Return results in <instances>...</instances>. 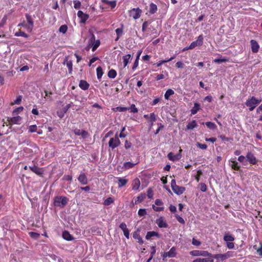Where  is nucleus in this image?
Instances as JSON below:
<instances>
[{
    "instance_id": "f257e3e1",
    "label": "nucleus",
    "mask_w": 262,
    "mask_h": 262,
    "mask_svg": "<svg viewBox=\"0 0 262 262\" xmlns=\"http://www.w3.org/2000/svg\"><path fill=\"white\" fill-rule=\"evenodd\" d=\"M261 102V99L255 96L249 97L245 102V105L248 107L249 111H253L254 108Z\"/></svg>"
},
{
    "instance_id": "f03ea898",
    "label": "nucleus",
    "mask_w": 262,
    "mask_h": 262,
    "mask_svg": "<svg viewBox=\"0 0 262 262\" xmlns=\"http://www.w3.org/2000/svg\"><path fill=\"white\" fill-rule=\"evenodd\" d=\"M21 120V118L19 116L13 117H7L6 120L5 119L3 120V124L2 125V127H5L6 124L7 126H9V129H11V126L13 124H19Z\"/></svg>"
},
{
    "instance_id": "7ed1b4c3",
    "label": "nucleus",
    "mask_w": 262,
    "mask_h": 262,
    "mask_svg": "<svg viewBox=\"0 0 262 262\" xmlns=\"http://www.w3.org/2000/svg\"><path fill=\"white\" fill-rule=\"evenodd\" d=\"M68 199L64 196H56L54 199V205L61 208H63L68 202Z\"/></svg>"
},
{
    "instance_id": "20e7f679",
    "label": "nucleus",
    "mask_w": 262,
    "mask_h": 262,
    "mask_svg": "<svg viewBox=\"0 0 262 262\" xmlns=\"http://www.w3.org/2000/svg\"><path fill=\"white\" fill-rule=\"evenodd\" d=\"M224 241L226 242L227 247L229 249L234 248V243L233 242L235 237L230 232H226L223 237Z\"/></svg>"
},
{
    "instance_id": "39448f33",
    "label": "nucleus",
    "mask_w": 262,
    "mask_h": 262,
    "mask_svg": "<svg viewBox=\"0 0 262 262\" xmlns=\"http://www.w3.org/2000/svg\"><path fill=\"white\" fill-rule=\"evenodd\" d=\"M171 187L173 191L177 195L182 194L186 190L185 187L177 185L174 179H172L171 181Z\"/></svg>"
},
{
    "instance_id": "423d86ee",
    "label": "nucleus",
    "mask_w": 262,
    "mask_h": 262,
    "mask_svg": "<svg viewBox=\"0 0 262 262\" xmlns=\"http://www.w3.org/2000/svg\"><path fill=\"white\" fill-rule=\"evenodd\" d=\"M189 254L193 256H201L204 257H209V256H212V254L211 253L204 250H194L190 251Z\"/></svg>"
},
{
    "instance_id": "0eeeda50",
    "label": "nucleus",
    "mask_w": 262,
    "mask_h": 262,
    "mask_svg": "<svg viewBox=\"0 0 262 262\" xmlns=\"http://www.w3.org/2000/svg\"><path fill=\"white\" fill-rule=\"evenodd\" d=\"M100 41L99 39H95L94 34H92L91 37L89 39V46H92V50L95 51L100 46Z\"/></svg>"
},
{
    "instance_id": "6e6552de",
    "label": "nucleus",
    "mask_w": 262,
    "mask_h": 262,
    "mask_svg": "<svg viewBox=\"0 0 262 262\" xmlns=\"http://www.w3.org/2000/svg\"><path fill=\"white\" fill-rule=\"evenodd\" d=\"M203 42V36L202 34L200 35L195 41L192 42L189 47H187V49L192 50L196 46H201Z\"/></svg>"
},
{
    "instance_id": "1a4fd4ad",
    "label": "nucleus",
    "mask_w": 262,
    "mask_h": 262,
    "mask_svg": "<svg viewBox=\"0 0 262 262\" xmlns=\"http://www.w3.org/2000/svg\"><path fill=\"white\" fill-rule=\"evenodd\" d=\"M141 13L142 10L139 8H133L129 11V16L135 19H138L141 16Z\"/></svg>"
},
{
    "instance_id": "9d476101",
    "label": "nucleus",
    "mask_w": 262,
    "mask_h": 262,
    "mask_svg": "<svg viewBox=\"0 0 262 262\" xmlns=\"http://www.w3.org/2000/svg\"><path fill=\"white\" fill-rule=\"evenodd\" d=\"M177 255L176 248L174 247H172L169 251L165 252L162 254L163 260H165V258L168 257H174Z\"/></svg>"
},
{
    "instance_id": "9b49d317",
    "label": "nucleus",
    "mask_w": 262,
    "mask_h": 262,
    "mask_svg": "<svg viewBox=\"0 0 262 262\" xmlns=\"http://www.w3.org/2000/svg\"><path fill=\"white\" fill-rule=\"evenodd\" d=\"M73 132L76 136H80L83 139H86L90 135L89 133L85 130H80L77 128L73 130Z\"/></svg>"
},
{
    "instance_id": "f8f14e48",
    "label": "nucleus",
    "mask_w": 262,
    "mask_h": 262,
    "mask_svg": "<svg viewBox=\"0 0 262 262\" xmlns=\"http://www.w3.org/2000/svg\"><path fill=\"white\" fill-rule=\"evenodd\" d=\"M246 160L248 161L251 165H255L257 163V160L254 155L251 152H248L246 155Z\"/></svg>"
},
{
    "instance_id": "ddd939ff",
    "label": "nucleus",
    "mask_w": 262,
    "mask_h": 262,
    "mask_svg": "<svg viewBox=\"0 0 262 262\" xmlns=\"http://www.w3.org/2000/svg\"><path fill=\"white\" fill-rule=\"evenodd\" d=\"M26 18L27 19V21L28 23V27H27V29L29 32H31L34 27V21L31 17V16L29 14H26Z\"/></svg>"
},
{
    "instance_id": "4468645a",
    "label": "nucleus",
    "mask_w": 262,
    "mask_h": 262,
    "mask_svg": "<svg viewBox=\"0 0 262 262\" xmlns=\"http://www.w3.org/2000/svg\"><path fill=\"white\" fill-rule=\"evenodd\" d=\"M77 16L80 19V23L83 24H84L89 18V15L88 14L84 13L81 10L78 11Z\"/></svg>"
},
{
    "instance_id": "2eb2a0df",
    "label": "nucleus",
    "mask_w": 262,
    "mask_h": 262,
    "mask_svg": "<svg viewBox=\"0 0 262 262\" xmlns=\"http://www.w3.org/2000/svg\"><path fill=\"white\" fill-rule=\"evenodd\" d=\"M77 179L81 185H85L88 183L87 177L84 172H81L77 178Z\"/></svg>"
},
{
    "instance_id": "dca6fc26",
    "label": "nucleus",
    "mask_w": 262,
    "mask_h": 262,
    "mask_svg": "<svg viewBox=\"0 0 262 262\" xmlns=\"http://www.w3.org/2000/svg\"><path fill=\"white\" fill-rule=\"evenodd\" d=\"M29 169L35 174L39 176H42L43 174V170L42 168H39L35 165H34L33 166H29Z\"/></svg>"
},
{
    "instance_id": "f3484780",
    "label": "nucleus",
    "mask_w": 262,
    "mask_h": 262,
    "mask_svg": "<svg viewBox=\"0 0 262 262\" xmlns=\"http://www.w3.org/2000/svg\"><path fill=\"white\" fill-rule=\"evenodd\" d=\"M250 43L252 52L254 53L258 52L259 49V46L257 42L255 40L252 39L250 41Z\"/></svg>"
},
{
    "instance_id": "a211bd4d",
    "label": "nucleus",
    "mask_w": 262,
    "mask_h": 262,
    "mask_svg": "<svg viewBox=\"0 0 262 262\" xmlns=\"http://www.w3.org/2000/svg\"><path fill=\"white\" fill-rule=\"evenodd\" d=\"M253 248L256 251V253L258 255V257L262 258V242H260L258 246L254 245Z\"/></svg>"
},
{
    "instance_id": "6ab92c4d",
    "label": "nucleus",
    "mask_w": 262,
    "mask_h": 262,
    "mask_svg": "<svg viewBox=\"0 0 262 262\" xmlns=\"http://www.w3.org/2000/svg\"><path fill=\"white\" fill-rule=\"evenodd\" d=\"M120 228L121 229V230L123 231V234L124 236L127 238H129V231L128 230V228H127L126 225L124 223H122L120 225Z\"/></svg>"
},
{
    "instance_id": "aec40b11",
    "label": "nucleus",
    "mask_w": 262,
    "mask_h": 262,
    "mask_svg": "<svg viewBox=\"0 0 262 262\" xmlns=\"http://www.w3.org/2000/svg\"><path fill=\"white\" fill-rule=\"evenodd\" d=\"M156 223L160 228H167L168 227L167 224L162 216L156 220Z\"/></svg>"
},
{
    "instance_id": "412c9836",
    "label": "nucleus",
    "mask_w": 262,
    "mask_h": 262,
    "mask_svg": "<svg viewBox=\"0 0 262 262\" xmlns=\"http://www.w3.org/2000/svg\"><path fill=\"white\" fill-rule=\"evenodd\" d=\"M154 236H156L158 238H159L160 237V235L156 231H148L146 233L145 238L147 240H149Z\"/></svg>"
},
{
    "instance_id": "4be33fe9",
    "label": "nucleus",
    "mask_w": 262,
    "mask_h": 262,
    "mask_svg": "<svg viewBox=\"0 0 262 262\" xmlns=\"http://www.w3.org/2000/svg\"><path fill=\"white\" fill-rule=\"evenodd\" d=\"M118 179V187L121 188L126 185L128 182V180L124 178H117Z\"/></svg>"
},
{
    "instance_id": "5701e85b",
    "label": "nucleus",
    "mask_w": 262,
    "mask_h": 262,
    "mask_svg": "<svg viewBox=\"0 0 262 262\" xmlns=\"http://www.w3.org/2000/svg\"><path fill=\"white\" fill-rule=\"evenodd\" d=\"M167 157L170 160L174 161L180 160L181 158V155L180 154L173 155V154L171 152L168 154Z\"/></svg>"
},
{
    "instance_id": "b1692460",
    "label": "nucleus",
    "mask_w": 262,
    "mask_h": 262,
    "mask_svg": "<svg viewBox=\"0 0 262 262\" xmlns=\"http://www.w3.org/2000/svg\"><path fill=\"white\" fill-rule=\"evenodd\" d=\"M79 87L83 90H86L89 88V84L88 82L84 80H81L79 84Z\"/></svg>"
},
{
    "instance_id": "393cba45",
    "label": "nucleus",
    "mask_w": 262,
    "mask_h": 262,
    "mask_svg": "<svg viewBox=\"0 0 262 262\" xmlns=\"http://www.w3.org/2000/svg\"><path fill=\"white\" fill-rule=\"evenodd\" d=\"M201 109L200 104L198 102H195L194 103V106L191 110V114L195 115L197 113V112Z\"/></svg>"
},
{
    "instance_id": "a878e982",
    "label": "nucleus",
    "mask_w": 262,
    "mask_h": 262,
    "mask_svg": "<svg viewBox=\"0 0 262 262\" xmlns=\"http://www.w3.org/2000/svg\"><path fill=\"white\" fill-rule=\"evenodd\" d=\"M132 189L134 190H138L140 186V181L138 178H136L133 180V182Z\"/></svg>"
},
{
    "instance_id": "bb28decb",
    "label": "nucleus",
    "mask_w": 262,
    "mask_h": 262,
    "mask_svg": "<svg viewBox=\"0 0 262 262\" xmlns=\"http://www.w3.org/2000/svg\"><path fill=\"white\" fill-rule=\"evenodd\" d=\"M62 237L68 241H72L74 237L68 231H64L62 233Z\"/></svg>"
},
{
    "instance_id": "cd10ccee",
    "label": "nucleus",
    "mask_w": 262,
    "mask_h": 262,
    "mask_svg": "<svg viewBox=\"0 0 262 262\" xmlns=\"http://www.w3.org/2000/svg\"><path fill=\"white\" fill-rule=\"evenodd\" d=\"M132 56L130 54H127L123 56L122 59L124 67H125L127 65V64L130 62Z\"/></svg>"
},
{
    "instance_id": "c85d7f7f",
    "label": "nucleus",
    "mask_w": 262,
    "mask_h": 262,
    "mask_svg": "<svg viewBox=\"0 0 262 262\" xmlns=\"http://www.w3.org/2000/svg\"><path fill=\"white\" fill-rule=\"evenodd\" d=\"M209 257L214 258L217 259H220L221 261H223L226 259L225 255L224 254H217L213 255L212 256H209Z\"/></svg>"
},
{
    "instance_id": "c756f323",
    "label": "nucleus",
    "mask_w": 262,
    "mask_h": 262,
    "mask_svg": "<svg viewBox=\"0 0 262 262\" xmlns=\"http://www.w3.org/2000/svg\"><path fill=\"white\" fill-rule=\"evenodd\" d=\"M157 6L156 4L151 3L149 5V12L151 14L155 13L157 11Z\"/></svg>"
},
{
    "instance_id": "7c9ffc66",
    "label": "nucleus",
    "mask_w": 262,
    "mask_h": 262,
    "mask_svg": "<svg viewBox=\"0 0 262 262\" xmlns=\"http://www.w3.org/2000/svg\"><path fill=\"white\" fill-rule=\"evenodd\" d=\"M66 62V66L67 68H68L69 73L70 74L72 73V70H73V63L71 60H68L67 58L64 62V63Z\"/></svg>"
},
{
    "instance_id": "2f4dec72",
    "label": "nucleus",
    "mask_w": 262,
    "mask_h": 262,
    "mask_svg": "<svg viewBox=\"0 0 262 262\" xmlns=\"http://www.w3.org/2000/svg\"><path fill=\"white\" fill-rule=\"evenodd\" d=\"M198 126L197 123L195 120H192L190 122H189L187 126L186 129H193L194 128Z\"/></svg>"
},
{
    "instance_id": "473e14b6",
    "label": "nucleus",
    "mask_w": 262,
    "mask_h": 262,
    "mask_svg": "<svg viewBox=\"0 0 262 262\" xmlns=\"http://www.w3.org/2000/svg\"><path fill=\"white\" fill-rule=\"evenodd\" d=\"M174 94V91L171 89H169L166 91L164 94V98L166 100H168L170 96L173 95Z\"/></svg>"
},
{
    "instance_id": "72a5a7b5",
    "label": "nucleus",
    "mask_w": 262,
    "mask_h": 262,
    "mask_svg": "<svg viewBox=\"0 0 262 262\" xmlns=\"http://www.w3.org/2000/svg\"><path fill=\"white\" fill-rule=\"evenodd\" d=\"M133 237L134 238L137 239L138 242L139 244H142L143 243V241L142 238L140 236V234H138L137 232H134L133 234Z\"/></svg>"
},
{
    "instance_id": "f704fd0d",
    "label": "nucleus",
    "mask_w": 262,
    "mask_h": 262,
    "mask_svg": "<svg viewBox=\"0 0 262 262\" xmlns=\"http://www.w3.org/2000/svg\"><path fill=\"white\" fill-rule=\"evenodd\" d=\"M230 162L232 163V164L231 165V167L233 169L237 171L239 170L240 166L238 165L237 162L234 160H231Z\"/></svg>"
},
{
    "instance_id": "c9c22d12",
    "label": "nucleus",
    "mask_w": 262,
    "mask_h": 262,
    "mask_svg": "<svg viewBox=\"0 0 262 262\" xmlns=\"http://www.w3.org/2000/svg\"><path fill=\"white\" fill-rule=\"evenodd\" d=\"M73 105V103L72 102H71V103H69L68 104H67L65 107H64L62 110V116H60V115H58V116L60 118L62 117L64 115V114L65 113H66L67 112V111H68V110Z\"/></svg>"
},
{
    "instance_id": "e433bc0d",
    "label": "nucleus",
    "mask_w": 262,
    "mask_h": 262,
    "mask_svg": "<svg viewBox=\"0 0 262 262\" xmlns=\"http://www.w3.org/2000/svg\"><path fill=\"white\" fill-rule=\"evenodd\" d=\"M104 85L107 91H109L110 90H113V88H111L113 85L112 81L110 80L106 81Z\"/></svg>"
},
{
    "instance_id": "4c0bfd02",
    "label": "nucleus",
    "mask_w": 262,
    "mask_h": 262,
    "mask_svg": "<svg viewBox=\"0 0 262 262\" xmlns=\"http://www.w3.org/2000/svg\"><path fill=\"white\" fill-rule=\"evenodd\" d=\"M97 76L98 79L101 78L103 74L102 69L101 67H98L96 69Z\"/></svg>"
},
{
    "instance_id": "58836bf2",
    "label": "nucleus",
    "mask_w": 262,
    "mask_h": 262,
    "mask_svg": "<svg viewBox=\"0 0 262 262\" xmlns=\"http://www.w3.org/2000/svg\"><path fill=\"white\" fill-rule=\"evenodd\" d=\"M226 259L230 257H233L236 256V254L235 252L232 251H228L225 253Z\"/></svg>"
},
{
    "instance_id": "ea45409f",
    "label": "nucleus",
    "mask_w": 262,
    "mask_h": 262,
    "mask_svg": "<svg viewBox=\"0 0 262 262\" xmlns=\"http://www.w3.org/2000/svg\"><path fill=\"white\" fill-rule=\"evenodd\" d=\"M145 194H141L135 200V204H137L142 202L143 201V200L145 199Z\"/></svg>"
},
{
    "instance_id": "a19ab883",
    "label": "nucleus",
    "mask_w": 262,
    "mask_h": 262,
    "mask_svg": "<svg viewBox=\"0 0 262 262\" xmlns=\"http://www.w3.org/2000/svg\"><path fill=\"white\" fill-rule=\"evenodd\" d=\"M136 164L132 163L130 162H126L123 164V168L124 169H128L134 167Z\"/></svg>"
},
{
    "instance_id": "79ce46f5",
    "label": "nucleus",
    "mask_w": 262,
    "mask_h": 262,
    "mask_svg": "<svg viewBox=\"0 0 262 262\" xmlns=\"http://www.w3.org/2000/svg\"><path fill=\"white\" fill-rule=\"evenodd\" d=\"M205 124L209 128L211 129H214L217 127L216 124L212 122H206Z\"/></svg>"
},
{
    "instance_id": "37998d69",
    "label": "nucleus",
    "mask_w": 262,
    "mask_h": 262,
    "mask_svg": "<svg viewBox=\"0 0 262 262\" xmlns=\"http://www.w3.org/2000/svg\"><path fill=\"white\" fill-rule=\"evenodd\" d=\"M116 33L117 35V37L116 38V41L118 40L119 37L122 35L123 34V29L122 28H117L116 29Z\"/></svg>"
},
{
    "instance_id": "c03bdc74",
    "label": "nucleus",
    "mask_w": 262,
    "mask_h": 262,
    "mask_svg": "<svg viewBox=\"0 0 262 262\" xmlns=\"http://www.w3.org/2000/svg\"><path fill=\"white\" fill-rule=\"evenodd\" d=\"M214 62L216 63H221L222 62H226L229 61L227 58H216L214 60Z\"/></svg>"
},
{
    "instance_id": "a18cd8bd",
    "label": "nucleus",
    "mask_w": 262,
    "mask_h": 262,
    "mask_svg": "<svg viewBox=\"0 0 262 262\" xmlns=\"http://www.w3.org/2000/svg\"><path fill=\"white\" fill-rule=\"evenodd\" d=\"M16 36H22L25 38H28L29 37L28 35L25 32L19 30L18 32H16L15 34Z\"/></svg>"
},
{
    "instance_id": "49530a36",
    "label": "nucleus",
    "mask_w": 262,
    "mask_h": 262,
    "mask_svg": "<svg viewBox=\"0 0 262 262\" xmlns=\"http://www.w3.org/2000/svg\"><path fill=\"white\" fill-rule=\"evenodd\" d=\"M24 110V107L23 106H19L17 107L14 110H13L12 114L13 115H16L20 113Z\"/></svg>"
},
{
    "instance_id": "de8ad7c7",
    "label": "nucleus",
    "mask_w": 262,
    "mask_h": 262,
    "mask_svg": "<svg viewBox=\"0 0 262 262\" xmlns=\"http://www.w3.org/2000/svg\"><path fill=\"white\" fill-rule=\"evenodd\" d=\"M29 235L30 237L34 239H37L39 238L40 234L38 233L34 232H30L29 233Z\"/></svg>"
},
{
    "instance_id": "09e8293b",
    "label": "nucleus",
    "mask_w": 262,
    "mask_h": 262,
    "mask_svg": "<svg viewBox=\"0 0 262 262\" xmlns=\"http://www.w3.org/2000/svg\"><path fill=\"white\" fill-rule=\"evenodd\" d=\"M113 202H114L113 198H108L104 201L103 204L105 206H108Z\"/></svg>"
},
{
    "instance_id": "8fccbe9b",
    "label": "nucleus",
    "mask_w": 262,
    "mask_h": 262,
    "mask_svg": "<svg viewBox=\"0 0 262 262\" xmlns=\"http://www.w3.org/2000/svg\"><path fill=\"white\" fill-rule=\"evenodd\" d=\"M138 214L139 216H144L146 214V210L145 209H140L138 210Z\"/></svg>"
},
{
    "instance_id": "3c124183",
    "label": "nucleus",
    "mask_w": 262,
    "mask_h": 262,
    "mask_svg": "<svg viewBox=\"0 0 262 262\" xmlns=\"http://www.w3.org/2000/svg\"><path fill=\"white\" fill-rule=\"evenodd\" d=\"M68 30V27L66 25H63L61 26L59 29V31L60 32L62 33H65Z\"/></svg>"
},
{
    "instance_id": "603ef678",
    "label": "nucleus",
    "mask_w": 262,
    "mask_h": 262,
    "mask_svg": "<svg viewBox=\"0 0 262 262\" xmlns=\"http://www.w3.org/2000/svg\"><path fill=\"white\" fill-rule=\"evenodd\" d=\"M73 3H74V7L75 9H78L80 8V7L81 6V4L80 1L75 0V1H73Z\"/></svg>"
},
{
    "instance_id": "864d4df0",
    "label": "nucleus",
    "mask_w": 262,
    "mask_h": 262,
    "mask_svg": "<svg viewBox=\"0 0 262 262\" xmlns=\"http://www.w3.org/2000/svg\"><path fill=\"white\" fill-rule=\"evenodd\" d=\"M37 127L36 125H30L28 128L29 132H30V133L36 132L37 130Z\"/></svg>"
},
{
    "instance_id": "5fc2aeb1",
    "label": "nucleus",
    "mask_w": 262,
    "mask_h": 262,
    "mask_svg": "<svg viewBox=\"0 0 262 262\" xmlns=\"http://www.w3.org/2000/svg\"><path fill=\"white\" fill-rule=\"evenodd\" d=\"M192 244L195 246H199L201 245V242L199 240L193 237L192 239Z\"/></svg>"
},
{
    "instance_id": "6e6d98bb",
    "label": "nucleus",
    "mask_w": 262,
    "mask_h": 262,
    "mask_svg": "<svg viewBox=\"0 0 262 262\" xmlns=\"http://www.w3.org/2000/svg\"><path fill=\"white\" fill-rule=\"evenodd\" d=\"M129 110H130V112L133 113H137L138 110L137 108L136 107L135 105L134 104H132L130 107H129Z\"/></svg>"
},
{
    "instance_id": "4d7b16f0",
    "label": "nucleus",
    "mask_w": 262,
    "mask_h": 262,
    "mask_svg": "<svg viewBox=\"0 0 262 262\" xmlns=\"http://www.w3.org/2000/svg\"><path fill=\"white\" fill-rule=\"evenodd\" d=\"M149 122H155L156 120V116L154 113L149 114Z\"/></svg>"
},
{
    "instance_id": "13d9d810",
    "label": "nucleus",
    "mask_w": 262,
    "mask_h": 262,
    "mask_svg": "<svg viewBox=\"0 0 262 262\" xmlns=\"http://www.w3.org/2000/svg\"><path fill=\"white\" fill-rule=\"evenodd\" d=\"M200 190L202 192H206L207 189V187L205 183H201L200 184Z\"/></svg>"
},
{
    "instance_id": "bf43d9fd",
    "label": "nucleus",
    "mask_w": 262,
    "mask_h": 262,
    "mask_svg": "<svg viewBox=\"0 0 262 262\" xmlns=\"http://www.w3.org/2000/svg\"><path fill=\"white\" fill-rule=\"evenodd\" d=\"M110 147L113 150L115 148V141L114 138H111L108 142Z\"/></svg>"
},
{
    "instance_id": "052dcab7",
    "label": "nucleus",
    "mask_w": 262,
    "mask_h": 262,
    "mask_svg": "<svg viewBox=\"0 0 262 262\" xmlns=\"http://www.w3.org/2000/svg\"><path fill=\"white\" fill-rule=\"evenodd\" d=\"M152 208L156 212L162 211L164 210V207H157L155 205H152Z\"/></svg>"
},
{
    "instance_id": "680f3d73",
    "label": "nucleus",
    "mask_w": 262,
    "mask_h": 262,
    "mask_svg": "<svg viewBox=\"0 0 262 262\" xmlns=\"http://www.w3.org/2000/svg\"><path fill=\"white\" fill-rule=\"evenodd\" d=\"M238 160L242 163L243 164H245V163L247 162L246 157L244 156H240L238 158Z\"/></svg>"
},
{
    "instance_id": "e2e57ef3",
    "label": "nucleus",
    "mask_w": 262,
    "mask_h": 262,
    "mask_svg": "<svg viewBox=\"0 0 262 262\" xmlns=\"http://www.w3.org/2000/svg\"><path fill=\"white\" fill-rule=\"evenodd\" d=\"M149 25V22H148L147 21H144L142 24V31L143 32H145L146 31L147 28L148 27Z\"/></svg>"
},
{
    "instance_id": "0e129e2a",
    "label": "nucleus",
    "mask_w": 262,
    "mask_h": 262,
    "mask_svg": "<svg viewBox=\"0 0 262 262\" xmlns=\"http://www.w3.org/2000/svg\"><path fill=\"white\" fill-rule=\"evenodd\" d=\"M7 15H5L4 17L2 18L1 23H0V28H1L2 27H3L4 25L6 24V21L7 20Z\"/></svg>"
},
{
    "instance_id": "69168bd1",
    "label": "nucleus",
    "mask_w": 262,
    "mask_h": 262,
    "mask_svg": "<svg viewBox=\"0 0 262 262\" xmlns=\"http://www.w3.org/2000/svg\"><path fill=\"white\" fill-rule=\"evenodd\" d=\"M22 99V96H18L17 97L16 99L14 101L13 103H12V104H19L21 101Z\"/></svg>"
},
{
    "instance_id": "338daca9",
    "label": "nucleus",
    "mask_w": 262,
    "mask_h": 262,
    "mask_svg": "<svg viewBox=\"0 0 262 262\" xmlns=\"http://www.w3.org/2000/svg\"><path fill=\"white\" fill-rule=\"evenodd\" d=\"M125 127H123L121 129V132L119 135V137L120 138H125L126 135H127V134L126 133H124V132L125 131Z\"/></svg>"
},
{
    "instance_id": "774afa93",
    "label": "nucleus",
    "mask_w": 262,
    "mask_h": 262,
    "mask_svg": "<svg viewBox=\"0 0 262 262\" xmlns=\"http://www.w3.org/2000/svg\"><path fill=\"white\" fill-rule=\"evenodd\" d=\"M175 217L179 223H180L181 224H185V222L184 220L182 217H181L180 216H179L178 214H176Z\"/></svg>"
}]
</instances>
